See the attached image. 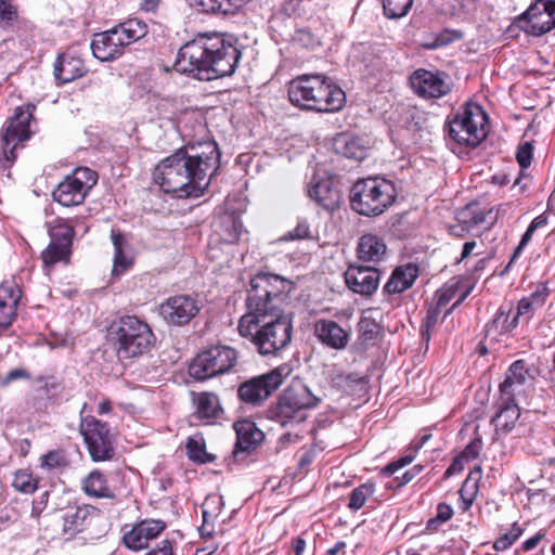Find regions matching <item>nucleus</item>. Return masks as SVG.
Here are the masks:
<instances>
[{"mask_svg": "<svg viewBox=\"0 0 555 555\" xmlns=\"http://www.w3.org/2000/svg\"><path fill=\"white\" fill-rule=\"evenodd\" d=\"M293 283L278 274L258 273L250 281L247 312L238 321V333L262 356L275 354L292 339V319L284 305Z\"/></svg>", "mask_w": 555, "mask_h": 555, "instance_id": "nucleus-1", "label": "nucleus"}, {"mask_svg": "<svg viewBox=\"0 0 555 555\" xmlns=\"http://www.w3.org/2000/svg\"><path fill=\"white\" fill-rule=\"evenodd\" d=\"M220 152L215 141L190 144L164 158L153 178L166 193L178 197H199L218 169Z\"/></svg>", "mask_w": 555, "mask_h": 555, "instance_id": "nucleus-2", "label": "nucleus"}, {"mask_svg": "<svg viewBox=\"0 0 555 555\" xmlns=\"http://www.w3.org/2000/svg\"><path fill=\"white\" fill-rule=\"evenodd\" d=\"M241 59V51L217 34H199L182 46L176 68L198 80L210 81L232 75Z\"/></svg>", "mask_w": 555, "mask_h": 555, "instance_id": "nucleus-3", "label": "nucleus"}, {"mask_svg": "<svg viewBox=\"0 0 555 555\" xmlns=\"http://www.w3.org/2000/svg\"><path fill=\"white\" fill-rule=\"evenodd\" d=\"M287 92L294 105L319 113L338 112L346 103L343 89L320 74L294 78Z\"/></svg>", "mask_w": 555, "mask_h": 555, "instance_id": "nucleus-4", "label": "nucleus"}, {"mask_svg": "<svg viewBox=\"0 0 555 555\" xmlns=\"http://www.w3.org/2000/svg\"><path fill=\"white\" fill-rule=\"evenodd\" d=\"M397 189L392 181L379 176L359 179L350 190V207L365 217L383 215L396 201Z\"/></svg>", "mask_w": 555, "mask_h": 555, "instance_id": "nucleus-5", "label": "nucleus"}, {"mask_svg": "<svg viewBox=\"0 0 555 555\" xmlns=\"http://www.w3.org/2000/svg\"><path fill=\"white\" fill-rule=\"evenodd\" d=\"M112 339L120 359H130L150 351L155 343V336L147 323L137 317H122L112 327Z\"/></svg>", "mask_w": 555, "mask_h": 555, "instance_id": "nucleus-6", "label": "nucleus"}, {"mask_svg": "<svg viewBox=\"0 0 555 555\" xmlns=\"http://www.w3.org/2000/svg\"><path fill=\"white\" fill-rule=\"evenodd\" d=\"M145 34V24L130 20L109 30L96 34L91 42V50L98 60L108 62L120 56L126 46L138 41Z\"/></svg>", "mask_w": 555, "mask_h": 555, "instance_id": "nucleus-7", "label": "nucleus"}, {"mask_svg": "<svg viewBox=\"0 0 555 555\" xmlns=\"http://www.w3.org/2000/svg\"><path fill=\"white\" fill-rule=\"evenodd\" d=\"M488 116L476 103L460 107L448 121L449 137L462 145L477 146L487 137Z\"/></svg>", "mask_w": 555, "mask_h": 555, "instance_id": "nucleus-8", "label": "nucleus"}, {"mask_svg": "<svg viewBox=\"0 0 555 555\" xmlns=\"http://www.w3.org/2000/svg\"><path fill=\"white\" fill-rule=\"evenodd\" d=\"M35 105L27 104L15 109V114L8 121V125L0 134V167L3 170L10 169L17 158L18 149L23 142L29 140L30 121Z\"/></svg>", "mask_w": 555, "mask_h": 555, "instance_id": "nucleus-9", "label": "nucleus"}, {"mask_svg": "<svg viewBox=\"0 0 555 555\" xmlns=\"http://www.w3.org/2000/svg\"><path fill=\"white\" fill-rule=\"evenodd\" d=\"M319 402L320 398L313 395L307 385L298 382L283 391L269 411L270 418L282 426L298 423L302 420L301 411L315 408Z\"/></svg>", "mask_w": 555, "mask_h": 555, "instance_id": "nucleus-10", "label": "nucleus"}, {"mask_svg": "<svg viewBox=\"0 0 555 555\" xmlns=\"http://www.w3.org/2000/svg\"><path fill=\"white\" fill-rule=\"evenodd\" d=\"M237 362V352L228 346H215L198 353L189 367V374L204 380L229 373Z\"/></svg>", "mask_w": 555, "mask_h": 555, "instance_id": "nucleus-11", "label": "nucleus"}, {"mask_svg": "<svg viewBox=\"0 0 555 555\" xmlns=\"http://www.w3.org/2000/svg\"><path fill=\"white\" fill-rule=\"evenodd\" d=\"M291 372V367L284 364L267 374L253 377L238 387L237 396L245 403L258 405L282 385Z\"/></svg>", "mask_w": 555, "mask_h": 555, "instance_id": "nucleus-12", "label": "nucleus"}, {"mask_svg": "<svg viewBox=\"0 0 555 555\" xmlns=\"http://www.w3.org/2000/svg\"><path fill=\"white\" fill-rule=\"evenodd\" d=\"M96 180L95 171L87 167L77 168L59 183L52 193L53 198L65 207L80 205Z\"/></svg>", "mask_w": 555, "mask_h": 555, "instance_id": "nucleus-13", "label": "nucleus"}, {"mask_svg": "<svg viewBox=\"0 0 555 555\" xmlns=\"http://www.w3.org/2000/svg\"><path fill=\"white\" fill-rule=\"evenodd\" d=\"M80 434L92 461H108L114 456V439L106 423L93 416L83 417L80 423Z\"/></svg>", "mask_w": 555, "mask_h": 555, "instance_id": "nucleus-14", "label": "nucleus"}, {"mask_svg": "<svg viewBox=\"0 0 555 555\" xmlns=\"http://www.w3.org/2000/svg\"><path fill=\"white\" fill-rule=\"evenodd\" d=\"M203 309V301L193 295L180 294L168 297L158 307L159 317L169 325L189 324Z\"/></svg>", "mask_w": 555, "mask_h": 555, "instance_id": "nucleus-15", "label": "nucleus"}, {"mask_svg": "<svg viewBox=\"0 0 555 555\" xmlns=\"http://www.w3.org/2000/svg\"><path fill=\"white\" fill-rule=\"evenodd\" d=\"M50 243L42 251L41 258L46 266L67 262L70 255L74 227L64 219H55L49 224Z\"/></svg>", "mask_w": 555, "mask_h": 555, "instance_id": "nucleus-16", "label": "nucleus"}, {"mask_svg": "<svg viewBox=\"0 0 555 555\" xmlns=\"http://www.w3.org/2000/svg\"><path fill=\"white\" fill-rule=\"evenodd\" d=\"M519 26L529 35L542 36L555 27V0H537L519 20Z\"/></svg>", "mask_w": 555, "mask_h": 555, "instance_id": "nucleus-17", "label": "nucleus"}, {"mask_svg": "<svg viewBox=\"0 0 555 555\" xmlns=\"http://www.w3.org/2000/svg\"><path fill=\"white\" fill-rule=\"evenodd\" d=\"M410 85L414 93L425 100L440 99L452 89V85L444 73L423 68L411 75Z\"/></svg>", "mask_w": 555, "mask_h": 555, "instance_id": "nucleus-18", "label": "nucleus"}, {"mask_svg": "<svg viewBox=\"0 0 555 555\" xmlns=\"http://www.w3.org/2000/svg\"><path fill=\"white\" fill-rule=\"evenodd\" d=\"M350 291L362 296H371L379 285L380 273L375 267L350 264L345 274Z\"/></svg>", "mask_w": 555, "mask_h": 555, "instance_id": "nucleus-19", "label": "nucleus"}, {"mask_svg": "<svg viewBox=\"0 0 555 555\" xmlns=\"http://www.w3.org/2000/svg\"><path fill=\"white\" fill-rule=\"evenodd\" d=\"M166 528L163 520L145 519L125 533L122 541L132 551H140L149 545L150 540L157 538Z\"/></svg>", "mask_w": 555, "mask_h": 555, "instance_id": "nucleus-20", "label": "nucleus"}, {"mask_svg": "<svg viewBox=\"0 0 555 555\" xmlns=\"http://www.w3.org/2000/svg\"><path fill=\"white\" fill-rule=\"evenodd\" d=\"M236 433V443L233 451L237 456L240 453H249L255 450L263 440V433L254 422L243 420L234 424Z\"/></svg>", "mask_w": 555, "mask_h": 555, "instance_id": "nucleus-21", "label": "nucleus"}, {"mask_svg": "<svg viewBox=\"0 0 555 555\" xmlns=\"http://www.w3.org/2000/svg\"><path fill=\"white\" fill-rule=\"evenodd\" d=\"M519 416L520 410L515 398L500 396L498 411L491 418V423L498 431L507 434L515 427Z\"/></svg>", "mask_w": 555, "mask_h": 555, "instance_id": "nucleus-22", "label": "nucleus"}, {"mask_svg": "<svg viewBox=\"0 0 555 555\" xmlns=\"http://www.w3.org/2000/svg\"><path fill=\"white\" fill-rule=\"evenodd\" d=\"M530 378L522 360L515 361L506 372L504 382L500 385V396L515 398L522 391L524 385Z\"/></svg>", "mask_w": 555, "mask_h": 555, "instance_id": "nucleus-23", "label": "nucleus"}, {"mask_svg": "<svg viewBox=\"0 0 555 555\" xmlns=\"http://www.w3.org/2000/svg\"><path fill=\"white\" fill-rule=\"evenodd\" d=\"M548 296V287L540 283L534 292L519 300L516 311V320L528 322L533 314L543 307Z\"/></svg>", "mask_w": 555, "mask_h": 555, "instance_id": "nucleus-24", "label": "nucleus"}, {"mask_svg": "<svg viewBox=\"0 0 555 555\" xmlns=\"http://www.w3.org/2000/svg\"><path fill=\"white\" fill-rule=\"evenodd\" d=\"M85 72L82 60L70 54H61L54 63V77L61 83L73 81Z\"/></svg>", "mask_w": 555, "mask_h": 555, "instance_id": "nucleus-25", "label": "nucleus"}, {"mask_svg": "<svg viewBox=\"0 0 555 555\" xmlns=\"http://www.w3.org/2000/svg\"><path fill=\"white\" fill-rule=\"evenodd\" d=\"M418 275V267L414 263L398 267L384 286L387 294H400L409 289Z\"/></svg>", "mask_w": 555, "mask_h": 555, "instance_id": "nucleus-26", "label": "nucleus"}, {"mask_svg": "<svg viewBox=\"0 0 555 555\" xmlns=\"http://www.w3.org/2000/svg\"><path fill=\"white\" fill-rule=\"evenodd\" d=\"M387 246L382 237L367 233L359 238L357 256L362 261L378 262L384 258Z\"/></svg>", "mask_w": 555, "mask_h": 555, "instance_id": "nucleus-27", "label": "nucleus"}, {"mask_svg": "<svg viewBox=\"0 0 555 555\" xmlns=\"http://www.w3.org/2000/svg\"><path fill=\"white\" fill-rule=\"evenodd\" d=\"M315 334L322 343L341 349L348 343V334L335 321L322 320L315 323Z\"/></svg>", "mask_w": 555, "mask_h": 555, "instance_id": "nucleus-28", "label": "nucleus"}, {"mask_svg": "<svg viewBox=\"0 0 555 555\" xmlns=\"http://www.w3.org/2000/svg\"><path fill=\"white\" fill-rule=\"evenodd\" d=\"M82 490L88 496L95 499H114L116 495L106 476L99 469L90 472L83 478Z\"/></svg>", "mask_w": 555, "mask_h": 555, "instance_id": "nucleus-29", "label": "nucleus"}, {"mask_svg": "<svg viewBox=\"0 0 555 555\" xmlns=\"http://www.w3.org/2000/svg\"><path fill=\"white\" fill-rule=\"evenodd\" d=\"M195 415L201 420L217 418L221 412L219 397L214 392H191Z\"/></svg>", "mask_w": 555, "mask_h": 555, "instance_id": "nucleus-30", "label": "nucleus"}, {"mask_svg": "<svg viewBox=\"0 0 555 555\" xmlns=\"http://www.w3.org/2000/svg\"><path fill=\"white\" fill-rule=\"evenodd\" d=\"M92 508L88 505L68 509L64 515L63 531L69 537L81 532L91 520Z\"/></svg>", "mask_w": 555, "mask_h": 555, "instance_id": "nucleus-31", "label": "nucleus"}, {"mask_svg": "<svg viewBox=\"0 0 555 555\" xmlns=\"http://www.w3.org/2000/svg\"><path fill=\"white\" fill-rule=\"evenodd\" d=\"M310 198L327 210L334 209L339 202V193L333 189L330 180H320L312 184L308 191Z\"/></svg>", "mask_w": 555, "mask_h": 555, "instance_id": "nucleus-32", "label": "nucleus"}, {"mask_svg": "<svg viewBox=\"0 0 555 555\" xmlns=\"http://www.w3.org/2000/svg\"><path fill=\"white\" fill-rule=\"evenodd\" d=\"M334 146L337 153L347 158L362 160L366 157V149L360 138L341 133L335 139Z\"/></svg>", "mask_w": 555, "mask_h": 555, "instance_id": "nucleus-33", "label": "nucleus"}, {"mask_svg": "<svg viewBox=\"0 0 555 555\" xmlns=\"http://www.w3.org/2000/svg\"><path fill=\"white\" fill-rule=\"evenodd\" d=\"M112 241L115 250L112 274L119 276L131 268L132 259L124 254L122 247L126 244V238L122 234L112 231Z\"/></svg>", "mask_w": 555, "mask_h": 555, "instance_id": "nucleus-34", "label": "nucleus"}, {"mask_svg": "<svg viewBox=\"0 0 555 555\" xmlns=\"http://www.w3.org/2000/svg\"><path fill=\"white\" fill-rule=\"evenodd\" d=\"M519 321L516 320V317L514 315L512 320H509L508 313L500 308L492 321V323L489 325L487 333L488 335L491 334L492 331L499 332L501 334L511 332L518 325Z\"/></svg>", "mask_w": 555, "mask_h": 555, "instance_id": "nucleus-35", "label": "nucleus"}, {"mask_svg": "<svg viewBox=\"0 0 555 555\" xmlns=\"http://www.w3.org/2000/svg\"><path fill=\"white\" fill-rule=\"evenodd\" d=\"M384 14L388 18H401L412 8L413 0H382Z\"/></svg>", "mask_w": 555, "mask_h": 555, "instance_id": "nucleus-36", "label": "nucleus"}, {"mask_svg": "<svg viewBox=\"0 0 555 555\" xmlns=\"http://www.w3.org/2000/svg\"><path fill=\"white\" fill-rule=\"evenodd\" d=\"M481 467L478 465L476 466L467 476L465 481L462 485V488L460 489V498H467L475 500L477 493H478V481L481 478Z\"/></svg>", "mask_w": 555, "mask_h": 555, "instance_id": "nucleus-37", "label": "nucleus"}, {"mask_svg": "<svg viewBox=\"0 0 555 555\" xmlns=\"http://www.w3.org/2000/svg\"><path fill=\"white\" fill-rule=\"evenodd\" d=\"M13 487L26 494L34 493L38 488L37 479L27 470H18L14 474Z\"/></svg>", "mask_w": 555, "mask_h": 555, "instance_id": "nucleus-38", "label": "nucleus"}, {"mask_svg": "<svg viewBox=\"0 0 555 555\" xmlns=\"http://www.w3.org/2000/svg\"><path fill=\"white\" fill-rule=\"evenodd\" d=\"M224 505L223 498L221 495L212 494L206 498L203 504V518L205 519V528L208 526L210 520H215Z\"/></svg>", "mask_w": 555, "mask_h": 555, "instance_id": "nucleus-39", "label": "nucleus"}, {"mask_svg": "<svg viewBox=\"0 0 555 555\" xmlns=\"http://www.w3.org/2000/svg\"><path fill=\"white\" fill-rule=\"evenodd\" d=\"M374 494V486L372 483H363L354 488L350 494L348 507L358 511L364 506L366 500Z\"/></svg>", "mask_w": 555, "mask_h": 555, "instance_id": "nucleus-40", "label": "nucleus"}, {"mask_svg": "<svg viewBox=\"0 0 555 555\" xmlns=\"http://www.w3.org/2000/svg\"><path fill=\"white\" fill-rule=\"evenodd\" d=\"M22 291L15 281H3L0 284V301L10 306L17 307L21 299Z\"/></svg>", "mask_w": 555, "mask_h": 555, "instance_id": "nucleus-41", "label": "nucleus"}, {"mask_svg": "<svg viewBox=\"0 0 555 555\" xmlns=\"http://www.w3.org/2000/svg\"><path fill=\"white\" fill-rule=\"evenodd\" d=\"M186 451L190 460L198 463L211 462L214 459L206 452L203 440L190 438L186 442Z\"/></svg>", "mask_w": 555, "mask_h": 555, "instance_id": "nucleus-42", "label": "nucleus"}, {"mask_svg": "<svg viewBox=\"0 0 555 555\" xmlns=\"http://www.w3.org/2000/svg\"><path fill=\"white\" fill-rule=\"evenodd\" d=\"M40 461L41 467L48 470L62 468L68 464L65 453L60 450L49 451L40 457Z\"/></svg>", "mask_w": 555, "mask_h": 555, "instance_id": "nucleus-43", "label": "nucleus"}, {"mask_svg": "<svg viewBox=\"0 0 555 555\" xmlns=\"http://www.w3.org/2000/svg\"><path fill=\"white\" fill-rule=\"evenodd\" d=\"M522 533V529L515 522L508 532L500 537L494 542L496 551L507 550Z\"/></svg>", "mask_w": 555, "mask_h": 555, "instance_id": "nucleus-44", "label": "nucleus"}, {"mask_svg": "<svg viewBox=\"0 0 555 555\" xmlns=\"http://www.w3.org/2000/svg\"><path fill=\"white\" fill-rule=\"evenodd\" d=\"M434 8L444 15H455L463 9L464 0H431Z\"/></svg>", "mask_w": 555, "mask_h": 555, "instance_id": "nucleus-45", "label": "nucleus"}, {"mask_svg": "<svg viewBox=\"0 0 555 555\" xmlns=\"http://www.w3.org/2000/svg\"><path fill=\"white\" fill-rule=\"evenodd\" d=\"M358 325L362 337H365V339H372L378 333V324L366 314L361 317Z\"/></svg>", "mask_w": 555, "mask_h": 555, "instance_id": "nucleus-46", "label": "nucleus"}, {"mask_svg": "<svg viewBox=\"0 0 555 555\" xmlns=\"http://www.w3.org/2000/svg\"><path fill=\"white\" fill-rule=\"evenodd\" d=\"M457 292V284L446 285L436 293V307L442 309L446 307L455 296Z\"/></svg>", "mask_w": 555, "mask_h": 555, "instance_id": "nucleus-47", "label": "nucleus"}, {"mask_svg": "<svg viewBox=\"0 0 555 555\" xmlns=\"http://www.w3.org/2000/svg\"><path fill=\"white\" fill-rule=\"evenodd\" d=\"M215 11L214 13L220 14H234L240 8H242L244 0H214Z\"/></svg>", "mask_w": 555, "mask_h": 555, "instance_id": "nucleus-48", "label": "nucleus"}, {"mask_svg": "<svg viewBox=\"0 0 555 555\" xmlns=\"http://www.w3.org/2000/svg\"><path fill=\"white\" fill-rule=\"evenodd\" d=\"M540 227L537 225L533 221L529 224L526 232L524 233L518 246L515 248L514 254L511 258L509 263L507 264L506 269L511 267V264L518 258V256L521 254L525 246L531 241L533 233L539 229Z\"/></svg>", "mask_w": 555, "mask_h": 555, "instance_id": "nucleus-49", "label": "nucleus"}, {"mask_svg": "<svg viewBox=\"0 0 555 555\" xmlns=\"http://www.w3.org/2000/svg\"><path fill=\"white\" fill-rule=\"evenodd\" d=\"M540 227L537 225L533 221L529 224L526 232L524 233L518 246L515 248L514 254L511 258L509 263L507 264L506 269L511 267V264L518 258V256L521 254L525 246L531 241L533 233L539 229Z\"/></svg>", "mask_w": 555, "mask_h": 555, "instance_id": "nucleus-50", "label": "nucleus"}, {"mask_svg": "<svg viewBox=\"0 0 555 555\" xmlns=\"http://www.w3.org/2000/svg\"><path fill=\"white\" fill-rule=\"evenodd\" d=\"M30 373L23 367L11 370L4 377L0 378V387H8L11 383L18 379H30Z\"/></svg>", "mask_w": 555, "mask_h": 555, "instance_id": "nucleus-51", "label": "nucleus"}, {"mask_svg": "<svg viewBox=\"0 0 555 555\" xmlns=\"http://www.w3.org/2000/svg\"><path fill=\"white\" fill-rule=\"evenodd\" d=\"M532 150V144L529 142H525L518 147L516 159L521 168H528L531 165Z\"/></svg>", "mask_w": 555, "mask_h": 555, "instance_id": "nucleus-52", "label": "nucleus"}, {"mask_svg": "<svg viewBox=\"0 0 555 555\" xmlns=\"http://www.w3.org/2000/svg\"><path fill=\"white\" fill-rule=\"evenodd\" d=\"M16 308L0 301V326L9 327L13 323L16 317Z\"/></svg>", "mask_w": 555, "mask_h": 555, "instance_id": "nucleus-53", "label": "nucleus"}, {"mask_svg": "<svg viewBox=\"0 0 555 555\" xmlns=\"http://www.w3.org/2000/svg\"><path fill=\"white\" fill-rule=\"evenodd\" d=\"M482 449V441L479 438H476L472 440L466 448L463 450V452L460 454L466 463H468L472 460H475L480 451Z\"/></svg>", "mask_w": 555, "mask_h": 555, "instance_id": "nucleus-54", "label": "nucleus"}, {"mask_svg": "<svg viewBox=\"0 0 555 555\" xmlns=\"http://www.w3.org/2000/svg\"><path fill=\"white\" fill-rule=\"evenodd\" d=\"M310 236L309 224L306 221H299L293 231H289L285 240H302Z\"/></svg>", "mask_w": 555, "mask_h": 555, "instance_id": "nucleus-55", "label": "nucleus"}, {"mask_svg": "<svg viewBox=\"0 0 555 555\" xmlns=\"http://www.w3.org/2000/svg\"><path fill=\"white\" fill-rule=\"evenodd\" d=\"M189 5L198 12L214 13L215 1L214 0H186Z\"/></svg>", "mask_w": 555, "mask_h": 555, "instance_id": "nucleus-56", "label": "nucleus"}, {"mask_svg": "<svg viewBox=\"0 0 555 555\" xmlns=\"http://www.w3.org/2000/svg\"><path fill=\"white\" fill-rule=\"evenodd\" d=\"M465 464H466V462L461 455L456 456L452 461V463L448 467V469L446 470L444 475L447 477H449V476L456 475V474L461 473L464 469Z\"/></svg>", "mask_w": 555, "mask_h": 555, "instance_id": "nucleus-57", "label": "nucleus"}, {"mask_svg": "<svg viewBox=\"0 0 555 555\" xmlns=\"http://www.w3.org/2000/svg\"><path fill=\"white\" fill-rule=\"evenodd\" d=\"M453 515L452 507L447 503H440L437 506V520L444 522L448 521Z\"/></svg>", "mask_w": 555, "mask_h": 555, "instance_id": "nucleus-58", "label": "nucleus"}, {"mask_svg": "<svg viewBox=\"0 0 555 555\" xmlns=\"http://www.w3.org/2000/svg\"><path fill=\"white\" fill-rule=\"evenodd\" d=\"M145 555H173L170 541L169 540L162 541L160 544L156 548L147 552Z\"/></svg>", "mask_w": 555, "mask_h": 555, "instance_id": "nucleus-59", "label": "nucleus"}, {"mask_svg": "<svg viewBox=\"0 0 555 555\" xmlns=\"http://www.w3.org/2000/svg\"><path fill=\"white\" fill-rule=\"evenodd\" d=\"M545 537V532L543 530H540L537 532L532 538L526 540L522 543V550L524 551H531L534 547L538 546V544L541 542V540Z\"/></svg>", "mask_w": 555, "mask_h": 555, "instance_id": "nucleus-60", "label": "nucleus"}, {"mask_svg": "<svg viewBox=\"0 0 555 555\" xmlns=\"http://www.w3.org/2000/svg\"><path fill=\"white\" fill-rule=\"evenodd\" d=\"M14 11L8 0H0V17L3 20H12Z\"/></svg>", "mask_w": 555, "mask_h": 555, "instance_id": "nucleus-61", "label": "nucleus"}, {"mask_svg": "<svg viewBox=\"0 0 555 555\" xmlns=\"http://www.w3.org/2000/svg\"><path fill=\"white\" fill-rule=\"evenodd\" d=\"M160 4V0H141L140 9L147 13H155Z\"/></svg>", "mask_w": 555, "mask_h": 555, "instance_id": "nucleus-62", "label": "nucleus"}, {"mask_svg": "<svg viewBox=\"0 0 555 555\" xmlns=\"http://www.w3.org/2000/svg\"><path fill=\"white\" fill-rule=\"evenodd\" d=\"M413 460L412 456H406V457H403L401 459L400 461H397V462H393V463H390L388 466H387V472H389L390 474H393L396 473L398 469L402 468L403 466H405L406 464L411 463Z\"/></svg>", "mask_w": 555, "mask_h": 555, "instance_id": "nucleus-63", "label": "nucleus"}, {"mask_svg": "<svg viewBox=\"0 0 555 555\" xmlns=\"http://www.w3.org/2000/svg\"><path fill=\"white\" fill-rule=\"evenodd\" d=\"M439 311L440 309H437V307L434 310L428 311L427 317L425 318L422 325H425L427 327H434L435 324L437 323Z\"/></svg>", "mask_w": 555, "mask_h": 555, "instance_id": "nucleus-64", "label": "nucleus"}]
</instances>
